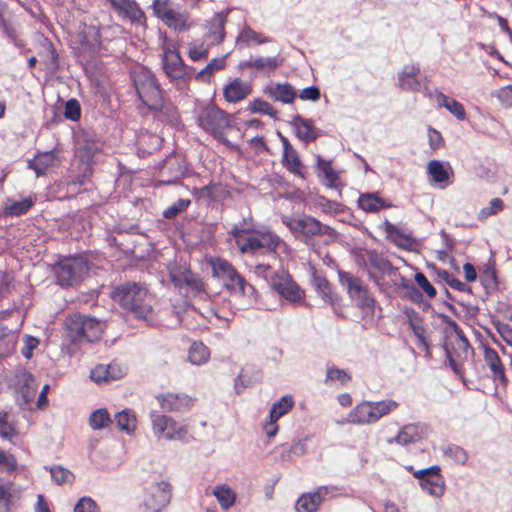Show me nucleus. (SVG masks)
I'll use <instances>...</instances> for the list:
<instances>
[{
  "instance_id": "obj_1",
  "label": "nucleus",
  "mask_w": 512,
  "mask_h": 512,
  "mask_svg": "<svg viewBox=\"0 0 512 512\" xmlns=\"http://www.w3.org/2000/svg\"><path fill=\"white\" fill-rule=\"evenodd\" d=\"M110 296L114 302L131 313L134 318L145 321L148 326L156 325L157 318L153 309L154 297L144 285L134 281H126L115 286Z\"/></svg>"
},
{
  "instance_id": "obj_2",
  "label": "nucleus",
  "mask_w": 512,
  "mask_h": 512,
  "mask_svg": "<svg viewBox=\"0 0 512 512\" xmlns=\"http://www.w3.org/2000/svg\"><path fill=\"white\" fill-rule=\"evenodd\" d=\"M133 82L139 99L149 110L166 116L170 123L178 120L177 109L164 105L163 90L156 76L147 68L134 73Z\"/></svg>"
},
{
  "instance_id": "obj_3",
  "label": "nucleus",
  "mask_w": 512,
  "mask_h": 512,
  "mask_svg": "<svg viewBox=\"0 0 512 512\" xmlns=\"http://www.w3.org/2000/svg\"><path fill=\"white\" fill-rule=\"evenodd\" d=\"M93 263L85 253L60 256L52 265L56 283L63 288L78 286L88 275Z\"/></svg>"
},
{
  "instance_id": "obj_4",
  "label": "nucleus",
  "mask_w": 512,
  "mask_h": 512,
  "mask_svg": "<svg viewBox=\"0 0 512 512\" xmlns=\"http://www.w3.org/2000/svg\"><path fill=\"white\" fill-rule=\"evenodd\" d=\"M105 325L96 317L81 313L69 315L65 321L67 337L74 344L97 342Z\"/></svg>"
},
{
  "instance_id": "obj_5",
  "label": "nucleus",
  "mask_w": 512,
  "mask_h": 512,
  "mask_svg": "<svg viewBox=\"0 0 512 512\" xmlns=\"http://www.w3.org/2000/svg\"><path fill=\"white\" fill-rule=\"evenodd\" d=\"M233 118L234 115L227 113L217 105L211 104L201 110L197 116V124L212 135L214 139L222 142L227 147H234L224 136L225 128L234 127Z\"/></svg>"
},
{
  "instance_id": "obj_6",
  "label": "nucleus",
  "mask_w": 512,
  "mask_h": 512,
  "mask_svg": "<svg viewBox=\"0 0 512 512\" xmlns=\"http://www.w3.org/2000/svg\"><path fill=\"white\" fill-rule=\"evenodd\" d=\"M212 277L223 283L231 294L237 293L238 285L243 288L244 277L241 276L234 266L223 258H214L210 261Z\"/></svg>"
},
{
  "instance_id": "obj_7",
  "label": "nucleus",
  "mask_w": 512,
  "mask_h": 512,
  "mask_svg": "<svg viewBox=\"0 0 512 512\" xmlns=\"http://www.w3.org/2000/svg\"><path fill=\"white\" fill-rule=\"evenodd\" d=\"M271 288L276 291L282 298L291 303H299L304 299L305 292L292 279L289 273L282 271L277 272L270 280Z\"/></svg>"
},
{
  "instance_id": "obj_8",
  "label": "nucleus",
  "mask_w": 512,
  "mask_h": 512,
  "mask_svg": "<svg viewBox=\"0 0 512 512\" xmlns=\"http://www.w3.org/2000/svg\"><path fill=\"white\" fill-rule=\"evenodd\" d=\"M15 379L17 404L21 409H27L36 395L35 378L28 370L18 368L15 372Z\"/></svg>"
},
{
  "instance_id": "obj_9",
  "label": "nucleus",
  "mask_w": 512,
  "mask_h": 512,
  "mask_svg": "<svg viewBox=\"0 0 512 512\" xmlns=\"http://www.w3.org/2000/svg\"><path fill=\"white\" fill-rule=\"evenodd\" d=\"M171 499V485L168 482L154 483L148 490L144 501L146 512H161Z\"/></svg>"
},
{
  "instance_id": "obj_10",
  "label": "nucleus",
  "mask_w": 512,
  "mask_h": 512,
  "mask_svg": "<svg viewBox=\"0 0 512 512\" xmlns=\"http://www.w3.org/2000/svg\"><path fill=\"white\" fill-rule=\"evenodd\" d=\"M187 170L188 166L184 158L177 155H170L163 161L160 172L162 177L161 182L166 185L176 184L186 176Z\"/></svg>"
},
{
  "instance_id": "obj_11",
  "label": "nucleus",
  "mask_w": 512,
  "mask_h": 512,
  "mask_svg": "<svg viewBox=\"0 0 512 512\" xmlns=\"http://www.w3.org/2000/svg\"><path fill=\"white\" fill-rule=\"evenodd\" d=\"M152 422L154 432L159 437L182 439L187 434L185 427L169 416L156 415L153 417Z\"/></svg>"
},
{
  "instance_id": "obj_12",
  "label": "nucleus",
  "mask_w": 512,
  "mask_h": 512,
  "mask_svg": "<svg viewBox=\"0 0 512 512\" xmlns=\"http://www.w3.org/2000/svg\"><path fill=\"white\" fill-rule=\"evenodd\" d=\"M290 125L294 129L296 137L306 144L314 142L320 136V130L314 126V121L299 114L292 117Z\"/></svg>"
},
{
  "instance_id": "obj_13",
  "label": "nucleus",
  "mask_w": 512,
  "mask_h": 512,
  "mask_svg": "<svg viewBox=\"0 0 512 512\" xmlns=\"http://www.w3.org/2000/svg\"><path fill=\"white\" fill-rule=\"evenodd\" d=\"M328 487L321 486L316 491L302 494L295 504L297 512H316L328 495Z\"/></svg>"
},
{
  "instance_id": "obj_14",
  "label": "nucleus",
  "mask_w": 512,
  "mask_h": 512,
  "mask_svg": "<svg viewBox=\"0 0 512 512\" xmlns=\"http://www.w3.org/2000/svg\"><path fill=\"white\" fill-rule=\"evenodd\" d=\"M162 63L166 75L171 80H180L181 75H184L181 71H184L183 67L185 63L178 51L169 48L164 49Z\"/></svg>"
},
{
  "instance_id": "obj_15",
  "label": "nucleus",
  "mask_w": 512,
  "mask_h": 512,
  "mask_svg": "<svg viewBox=\"0 0 512 512\" xmlns=\"http://www.w3.org/2000/svg\"><path fill=\"white\" fill-rule=\"evenodd\" d=\"M484 359L492 372L493 380H498L501 385H508V378L505 375V368L498 353L489 346H484Z\"/></svg>"
},
{
  "instance_id": "obj_16",
  "label": "nucleus",
  "mask_w": 512,
  "mask_h": 512,
  "mask_svg": "<svg viewBox=\"0 0 512 512\" xmlns=\"http://www.w3.org/2000/svg\"><path fill=\"white\" fill-rule=\"evenodd\" d=\"M251 92V84L243 82L240 78L233 79L223 89L224 98L230 103H236L245 99Z\"/></svg>"
},
{
  "instance_id": "obj_17",
  "label": "nucleus",
  "mask_w": 512,
  "mask_h": 512,
  "mask_svg": "<svg viewBox=\"0 0 512 512\" xmlns=\"http://www.w3.org/2000/svg\"><path fill=\"white\" fill-rule=\"evenodd\" d=\"M264 93L274 101H279L283 104H291L297 97L295 88L288 82L283 84L277 83L274 86H266Z\"/></svg>"
},
{
  "instance_id": "obj_18",
  "label": "nucleus",
  "mask_w": 512,
  "mask_h": 512,
  "mask_svg": "<svg viewBox=\"0 0 512 512\" xmlns=\"http://www.w3.org/2000/svg\"><path fill=\"white\" fill-rule=\"evenodd\" d=\"M358 207L367 213H377L381 209L391 208L393 204L379 196L378 192H367L360 195L357 201Z\"/></svg>"
},
{
  "instance_id": "obj_19",
  "label": "nucleus",
  "mask_w": 512,
  "mask_h": 512,
  "mask_svg": "<svg viewBox=\"0 0 512 512\" xmlns=\"http://www.w3.org/2000/svg\"><path fill=\"white\" fill-rule=\"evenodd\" d=\"M281 163L290 172L294 173L295 175L304 177L301 171L302 163L299 154L292 147L288 139H283V155Z\"/></svg>"
},
{
  "instance_id": "obj_20",
  "label": "nucleus",
  "mask_w": 512,
  "mask_h": 512,
  "mask_svg": "<svg viewBox=\"0 0 512 512\" xmlns=\"http://www.w3.org/2000/svg\"><path fill=\"white\" fill-rule=\"evenodd\" d=\"M161 407L170 412H179L187 410L192 405V400L188 396H179L177 394L168 393L158 397Z\"/></svg>"
},
{
  "instance_id": "obj_21",
  "label": "nucleus",
  "mask_w": 512,
  "mask_h": 512,
  "mask_svg": "<svg viewBox=\"0 0 512 512\" xmlns=\"http://www.w3.org/2000/svg\"><path fill=\"white\" fill-rule=\"evenodd\" d=\"M420 69L414 65H406L402 72L398 75V83L402 90L406 91H419L421 84L418 79H416V75L419 73Z\"/></svg>"
},
{
  "instance_id": "obj_22",
  "label": "nucleus",
  "mask_w": 512,
  "mask_h": 512,
  "mask_svg": "<svg viewBox=\"0 0 512 512\" xmlns=\"http://www.w3.org/2000/svg\"><path fill=\"white\" fill-rule=\"evenodd\" d=\"M383 226L387 233V239L399 248L409 249L415 242L414 238L404 234L397 226L390 223L388 220L384 221Z\"/></svg>"
},
{
  "instance_id": "obj_23",
  "label": "nucleus",
  "mask_w": 512,
  "mask_h": 512,
  "mask_svg": "<svg viewBox=\"0 0 512 512\" xmlns=\"http://www.w3.org/2000/svg\"><path fill=\"white\" fill-rule=\"evenodd\" d=\"M338 277L341 285L347 288V293L352 300L361 293H365V290L368 288L359 277H355L349 272L338 270Z\"/></svg>"
},
{
  "instance_id": "obj_24",
  "label": "nucleus",
  "mask_w": 512,
  "mask_h": 512,
  "mask_svg": "<svg viewBox=\"0 0 512 512\" xmlns=\"http://www.w3.org/2000/svg\"><path fill=\"white\" fill-rule=\"evenodd\" d=\"M35 204V201L32 197L25 198L22 201H12L10 198H7L4 202L3 207V216H21L26 214L31 207Z\"/></svg>"
},
{
  "instance_id": "obj_25",
  "label": "nucleus",
  "mask_w": 512,
  "mask_h": 512,
  "mask_svg": "<svg viewBox=\"0 0 512 512\" xmlns=\"http://www.w3.org/2000/svg\"><path fill=\"white\" fill-rule=\"evenodd\" d=\"M373 413L371 402H363L349 413L348 421L355 424L373 423Z\"/></svg>"
},
{
  "instance_id": "obj_26",
  "label": "nucleus",
  "mask_w": 512,
  "mask_h": 512,
  "mask_svg": "<svg viewBox=\"0 0 512 512\" xmlns=\"http://www.w3.org/2000/svg\"><path fill=\"white\" fill-rule=\"evenodd\" d=\"M437 103L440 107H445L451 114H453L458 120H464L466 118V111L464 106L453 98H449L442 92H437Z\"/></svg>"
},
{
  "instance_id": "obj_27",
  "label": "nucleus",
  "mask_w": 512,
  "mask_h": 512,
  "mask_svg": "<svg viewBox=\"0 0 512 512\" xmlns=\"http://www.w3.org/2000/svg\"><path fill=\"white\" fill-rule=\"evenodd\" d=\"M116 422V426L121 431L131 434L136 429V415L130 409H124L115 414L113 422Z\"/></svg>"
},
{
  "instance_id": "obj_28",
  "label": "nucleus",
  "mask_w": 512,
  "mask_h": 512,
  "mask_svg": "<svg viewBox=\"0 0 512 512\" xmlns=\"http://www.w3.org/2000/svg\"><path fill=\"white\" fill-rule=\"evenodd\" d=\"M425 469H420L417 471H413V476L419 480V485L425 491H427L430 495L440 497L444 493V488H441L438 482H433L432 478H430Z\"/></svg>"
},
{
  "instance_id": "obj_29",
  "label": "nucleus",
  "mask_w": 512,
  "mask_h": 512,
  "mask_svg": "<svg viewBox=\"0 0 512 512\" xmlns=\"http://www.w3.org/2000/svg\"><path fill=\"white\" fill-rule=\"evenodd\" d=\"M421 438L419 427L415 424H409L404 426L393 439H390L389 443L396 442L401 445H408L419 441Z\"/></svg>"
},
{
  "instance_id": "obj_30",
  "label": "nucleus",
  "mask_w": 512,
  "mask_h": 512,
  "mask_svg": "<svg viewBox=\"0 0 512 512\" xmlns=\"http://www.w3.org/2000/svg\"><path fill=\"white\" fill-rule=\"evenodd\" d=\"M225 58L226 57L212 59L201 71L196 73L195 80L199 82L209 83L211 77L216 71L225 68Z\"/></svg>"
},
{
  "instance_id": "obj_31",
  "label": "nucleus",
  "mask_w": 512,
  "mask_h": 512,
  "mask_svg": "<svg viewBox=\"0 0 512 512\" xmlns=\"http://www.w3.org/2000/svg\"><path fill=\"white\" fill-rule=\"evenodd\" d=\"M449 170L452 172L449 163H447V167H445L443 162L439 160H431L427 166L428 174L437 183H442L449 179Z\"/></svg>"
},
{
  "instance_id": "obj_32",
  "label": "nucleus",
  "mask_w": 512,
  "mask_h": 512,
  "mask_svg": "<svg viewBox=\"0 0 512 512\" xmlns=\"http://www.w3.org/2000/svg\"><path fill=\"white\" fill-rule=\"evenodd\" d=\"M217 224H199V228H193L187 232V236H193L196 243H210L215 235Z\"/></svg>"
},
{
  "instance_id": "obj_33",
  "label": "nucleus",
  "mask_w": 512,
  "mask_h": 512,
  "mask_svg": "<svg viewBox=\"0 0 512 512\" xmlns=\"http://www.w3.org/2000/svg\"><path fill=\"white\" fill-rule=\"evenodd\" d=\"M481 284L487 291L496 290L498 288L497 272L495 269V260L490 259L488 264L484 267L481 274Z\"/></svg>"
},
{
  "instance_id": "obj_34",
  "label": "nucleus",
  "mask_w": 512,
  "mask_h": 512,
  "mask_svg": "<svg viewBox=\"0 0 512 512\" xmlns=\"http://www.w3.org/2000/svg\"><path fill=\"white\" fill-rule=\"evenodd\" d=\"M317 167L323 173L326 180L325 185L329 188H337V180L339 176L332 168L331 161L323 159L320 155L317 156Z\"/></svg>"
},
{
  "instance_id": "obj_35",
  "label": "nucleus",
  "mask_w": 512,
  "mask_h": 512,
  "mask_svg": "<svg viewBox=\"0 0 512 512\" xmlns=\"http://www.w3.org/2000/svg\"><path fill=\"white\" fill-rule=\"evenodd\" d=\"M113 423V419L106 408L93 411L89 417V425L93 430H100Z\"/></svg>"
},
{
  "instance_id": "obj_36",
  "label": "nucleus",
  "mask_w": 512,
  "mask_h": 512,
  "mask_svg": "<svg viewBox=\"0 0 512 512\" xmlns=\"http://www.w3.org/2000/svg\"><path fill=\"white\" fill-rule=\"evenodd\" d=\"M80 43L90 51L97 52L101 45L100 30L94 26H90L88 30L81 36Z\"/></svg>"
},
{
  "instance_id": "obj_37",
  "label": "nucleus",
  "mask_w": 512,
  "mask_h": 512,
  "mask_svg": "<svg viewBox=\"0 0 512 512\" xmlns=\"http://www.w3.org/2000/svg\"><path fill=\"white\" fill-rule=\"evenodd\" d=\"M250 41L255 42L256 44H263L269 42V38L262 36V34L254 31L249 26H246L242 29L240 35L237 37L236 43L238 45L249 46Z\"/></svg>"
},
{
  "instance_id": "obj_38",
  "label": "nucleus",
  "mask_w": 512,
  "mask_h": 512,
  "mask_svg": "<svg viewBox=\"0 0 512 512\" xmlns=\"http://www.w3.org/2000/svg\"><path fill=\"white\" fill-rule=\"evenodd\" d=\"M119 14L129 18L132 23H145L146 21L144 11L135 0H130L124 10H121Z\"/></svg>"
},
{
  "instance_id": "obj_39",
  "label": "nucleus",
  "mask_w": 512,
  "mask_h": 512,
  "mask_svg": "<svg viewBox=\"0 0 512 512\" xmlns=\"http://www.w3.org/2000/svg\"><path fill=\"white\" fill-rule=\"evenodd\" d=\"M188 358L193 364H202L209 358V349L202 342H194L189 349Z\"/></svg>"
},
{
  "instance_id": "obj_40",
  "label": "nucleus",
  "mask_w": 512,
  "mask_h": 512,
  "mask_svg": "<svg viewBox=\"0 0 512 512\" xmlns=\"http://www.w3.org/2000/svg\"><path fill=\"white\" fill-rule=\"evenodd\" d=\"M83 149L88 157H92L101 149L100 138L97 134L90 131H83Z\"/></svg>"
},
{
  "instance_id": "obj_41",
  "label": "nucleus",
  "mask_w": 512,
  "mask_h": 512,
  "mask_svg": "<svg viewBox=\"0 0 512 512\" xmlns=\"http://www.w3.org/2000/svg\"><path fill=\"white\" fill-rule=\"evenodd\" d=\"M369 264L382 273H391L394 269L390 260L380 256L375 250L368 251Z\"/></svg>"
},
{
  "instance_id": "obj_42",
  "label": "nucleus",
  "mask_w": 512,
  "mask_h": 512,
  "mask_svg": "<svg viewBox=\"0 0 512 512\" xmlns=\"http://www.w3.org/2000/svg\"><path fill=\"white\" fill-rule=\"evenodd\" d=\"M307 216L304 215L301 218H295L291 216H282V223L288 227V229L291 231L292 234H294L297 238H299V235H303V232L305 230V225L307 223Z\"/></svg>"
},
{
  "instance_id": "obj_43",
  "label": "nucleus",
  "mask_w": 512,
  "mask_h": 512,
  "mask_svg": "<svg viewBox=\"0 0 512 512\" xmlns=\"http://www.w3.org/2000/svg\"><path fill=\"white\" fill-rule=\"evenodd\" d=\"M247 111L251 113H261L270 116L273 119H277L278 111L273 106L260 98L255 99L248 107Z\"/></svg>"
},
{
  "instance_id": "obj_44",
  "label": "nucleus",
  "mask_w": 512,
  "mask_h": 512,
  "mask_svg": "<svg viewBox=\"0 0 512 512\" xmlns=\"http://www.w3.org/2000/svg\"><path fill=\"white\" fill-rule=\"evenodd\" d=\"M49 471L51 473L52 479L58 485H62L64 483H73L75 480L74 474L70 470L60 465L50 467Z\"/></svg>"
},
{
  "instance_id": "obj_45",
  "label": "nucleus",
  "mask_w": 512,
  "mask_h": 512,
  "mask_svg": "<svg viewBox=\"0 0 512 512\" xmlns=\"http://www.w3.org/2000/svg\"><path fill=\"white\" fill-rule=\"evenodd\" d=\"M185 286H187L194 296H200L202 294H206L205 285L203 283L202 278L193 273L190 269L188 271L187 278H183Z\"/></svg>"
},
{
  "instance_id": "obj_46",
  "label": "nucleus",
  "mask_w": 512,
  "mask_h": 512,
  "mask_svg": "<svg viewBox=\"0 0 512 512\" xmlns=\"http://www.w3.org/2000/svg\"><path fill=\"white\" fill-rule=\"evenodd\" d=\"M320 228H321V222L318 219H316L312 216H307V223L305 225V230L302 235V237L304 238V243L309 245L310 240L313 237L321 236Z\"/></svg>"
},
{
  "instance_id": "obj_47",
  "label": "nucleus",
  "mask_w": 512,
  "mask_h": 512,
  "mask_svg": "<svg viewBox=\"0 0 512 512\" xmlns=\"http://www.w3.org/2000/svg\"><path fill=\"white\" fill-rule=\"evenodd\" d=\"M214 495L224 509H228L235 502V493L228 487H217L214 491Z\"/></svg>"
},
{
  "instance_id": "obj_48",
  "label": "nucleus",
  "mask_w": 512,
  "mask_h": 512,
  "mask_svg": "<svg viewBox=\"0 0 512 512\" xmlns=\"http://www.w3.org/2000/svg\"><path fill=\"white\" fill-rule=\"evenodd\" d=\"M374 420L378 421L382 416L388 414L391 410L398 407V403L393 400H383L378 402H371Z\"/></svg>"
},
{
  "instance_id": "obj_49",
  "label": "nucleus",
  "mask_w": 512,
  "mask_h": 512,
  "mask_svg": "<svg viewBox=\"0 0 512 512\" xmlns=\"http://www.w3.org/2000/svg\"><path fill=\"white\" fill-rule=\"evenodd\" d=\"M119 248L118 250L125 257H133L135 255L136 242L128 233L119 232Z\"/></svg>"
},
{
  "instance_id": "obj_50",
  "label": "nucleus",
  "mask_w": 512,
  "mask_h": 512,
  "mask_svg": "<svg viewBox=\"0 0 512 512\" xmlns=\"http://www.w3.org/2000/svg\"><path fill=\"white\" fill-rule=\"evenodd\" d=\"M351 375L343 369H339L336 366L327 368L325 383L329 381H338L341 385H345L351 381Z\"/></svg>"
},
{
  "instance_id": "obj_51",
  "label": "nucleus",
  "mask_w": 512,
  "mask_h": 512,
  "mask_svg": "<svg viewBox=\"0 0 512 512\" xmlns=\"http://www.w3.org/2000/svg\"><path fill=\"white\" fill-rule=\"evenodd\" d=\"M319 199L320 201L317 203V205L321 208L322 212L324 213L337 215L344 212L345 209L347 208L345 205L334 200L327 199L324 196H320Z\"/></svg>"
},
{
  "instance_id": "obj_52",
  "label": "nucleus",
  "mask_w": 512,
  "mask_h": 512,
  "mask_svg": "<svg viewBox=\"0 0 512 512\" xmlns=\"http://www.w3.org/2000/svg\"><path fill=\"white\" fill-rule=\"evenodd\" d=\"M190 204L191 201L189 199H178L175 203L163 211V217L166 219H174L181 212L185 211Z\"/></svg>"
},
{
  "instance_id": "obj_53",
  "label": "nucleus",
  "mask_w": 512,
  "mask_h": 512,
  "mask_svg": "<svg viewBox=\"0 0 512 512\" xmlns=\"http://www.w3.org/2000/svg\"><path fill=\"white\" fill-rule=\"evenodd\" d=\"M356 301V305L361 310H367L369 313H374V308L376 304V300L373 295L369 292L368 288L365 290V293H361L356 298L353 299Z\"/></svg>"
},
{
  "instance_id": "obj_54",
  "label": "nucleus",
  "mask_w": 512,
  "mask_h": 512,
  "mask_svg": "<svg viewBox=\"0 0 512 512\" xmlns=\"http://www.w3.org/2000/svg\"><path fill=\"white\" fill-rule=\"evenodd\" d=\"M155 16L161 19L168 27L173 28L181 20L182 13L176 12L173 9H164L163 12L155 9Z\"/></svg>"
},
{
  "instance_id": "obj_55",
  "label": "nucleus",
  "mask_w": 512,
  "mask_h": 512,
  "mask_svg": "<svg viewBox=\"0 0 512 512\" xmlns=\"http://www.w3.org/2000/svg\"><path fill=\"white\" fill-rule=\"evenodd\" d=\"M64 116L71 121H78L81 118V106L77 99H69L65 103Z\"/></svg>"
},
{
  "instance_id": "obj_56",
  "label": "nucleus",
  "mask_w": 512,
  "mask_h": 512,
  "mask_svg": "<svg viewBox=\"0 0 512 512\" xmlns=\"http://www.w3.org/2000/svg\"><path fill=\"white\" fill-rule=\"evenodd\" d=\"M36 159L38 163L37 177L45 175L47 169L52 165L54 160L53 151H47L44 153H37Z\"/></svg>"
},
{
  "instance_id": "obj_57",
  "label": "nucleus",
  "mask_w": 512,
  "mask_h": 512,
  "mask_svg": "<svg viewBox=\"0 0 512 512\" xmlns=\"http://www.w3.org/2000/svg\"><path fill=\"white\" fill-rule=\"evenodd\" d=\"M260 235L266 253H276V249L281 242L280 237L272 232L261 233Z\"/></svg>"
},
{
  "instance_id": "obj_58",
  "label": "nucleus",
  "mask_w": 512,
  "mask_h": 512,
  "mask_svg": "<svg viewBox=\"0 0 512 512\" xmlns=\"http://www.w3.org/2000/svg\"><path fill=\"white\" fill-rule=\"evenodd\" d=\"M17 435L16 428L8 422V413L0 412V436L11 440Z\"/></svg>"
},
{
  "instance_id": "obj_59",
  "label": "nucleus",
  "mask_w": 512,
  "mask_h": 512,
  "mask_svg": "<svg viewBox=\"0 0 512 512\" xmlns=\"http://www.w3.org/2000/svg\"><path fill=\"white\" fill-rule=\"evenodd\" d=\"M414 280L429 298H434L437 295L436 288L428 281L427 277L422 272H417L414 275Z\"/></svg>"
},
{
  "instance_id": "obj_60",
  "label": "nucleus",
  "mask_w": 512,
  "mask_h": 512,
  "mask_svg": "<svg viewBox=\"0 0 512 512\" xmlns=\"http://www.w3.org/2000/svg\"><path fill=\"white\" fill-rule=\"evenodd\" d=\"M282 64V60H278L276 57H268V58H256L254 60V68L257 70L268 69L269 71H274Z\"/></svg>"
},
{
  "instance_id": "obj_61",
  "label": "nucleus",
  "mask_w": 512,
  "mask_h": 512,
  "mask_svg": "<svg viewBox=\"0 0 512 512\" xmlns=\"http://www.w3.org/2000/svg\"><path fill=\"white\" fill-rule=\"evenodd\" d=\"M492 324L494 325L500 336L503 338V340L508 345L512 346V327L494 318H492Z\"/></svg>"
},
{
  "instance_id": "obj_62",
  "label": "nucleus",
  "mask_w": 512,
  "mask_h": 512,
  "mask_svg": "<svg viewBox=\"0 0 512 512\" xmlns=\"http://www.w3.org/2000/svg\"><path fill=\"white\" fill-rule=\"evenodd\" d=\"M444 453H445V455L451 457L457 463H460V464H465V462L468 459V455H467L466 451L460 446H456V445L449 446L444 451Z\"/></svg>"
},
{
  "instance_id": "obj_63",
  "label": "nucleus",
  "mask_w": 512,
  "mask_h": 512,
  "mask_svg": "<svg viewBox=\"0 0 512 512\" xmlns=\"http://www.w3.org/2000/svg\"><path fill=\"white\" fill-rule=\"evenodd\" d=\"M260 249H263V243L261 242V238L257 237H249L246 239L245 243L240 245V251L242 253L255 254Z\"/></svg>"
},
{
  "instance_id": "obj_64",
  "label": "nucleus",
  "mask_w": 512,
  "mask_h": 512,
  "mask_svg": "<svg viewBox=\"0 0 512 512\" xmlns=\"http://www.w3.org/2000/svg\"><path fill=\"white\" fill-rule=\"evenodd\" d=\"M96 502L90 497H82L78 500L74 507V512H96Z\"/></svg>"
}]
</instances>
